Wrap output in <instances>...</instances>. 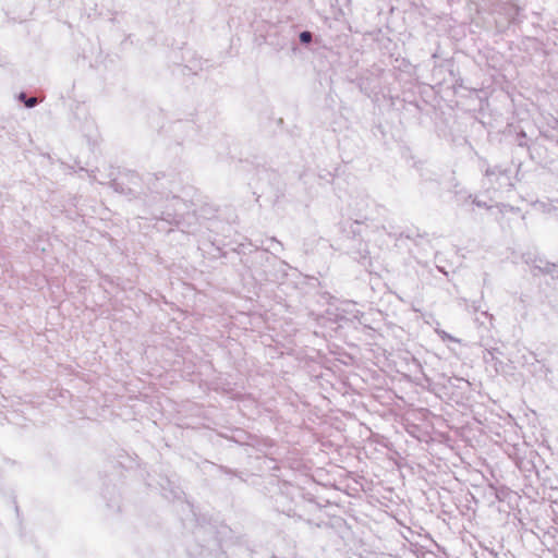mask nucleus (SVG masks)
<instances>
[{
	"instance_id": "f257e3e1",
	"label": "nucleus",
	"mask_w": 558,
	"mask_h": 558,
	"mask_svg": "<svg viewBox=\"0 0 558 558\" xmlns=\"http://www.w3.org/2000/svg\"><path fill=\"white\" fill-rule=\"evenodd\" d=\"M300 40L303 44H308L312 40V34L310 32H302L300 34Z\"/></svg>"
},
{
	"instance_id": "f03ea898",
	"label": "nucleus",
	"mask_w": 558,
	"mask_h": 558,
	"mask_svg": "<svg viewBox=\"0 0 558 558\" xmlns=\"http://www.w3.org/2000/svg\"><path fill=\"white\" fill-rule=\"evenodd\" d=\"M36 104H37V98H35V97L29 98V99L25 102V105H26L27 107H29V108H31V107H34Z\"/></svg>"
}]
</instances>
